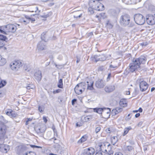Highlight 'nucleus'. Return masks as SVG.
Instances as JSON below:
<instances>
[{"label":"nucleus","mask_w":155,"mask_h":155,"mask_svg":"<svg viewBox=\"0 0 155 155\" xmlns=\"http://www.w3.org/2000/svg\"><path fill=\"white\" fill-rule=\"evenodd\" d=\"M119 22L123 26H127L129 28H132L135 25L134 23L130 21V16L127 14H125L120 17Z\"/></svg>","instance_id":"f257e3e1"},{"label":"nucleus","mask_w":155,"mask_h":155,"mask_svg":"<svg viewBox=\"0 0 155 155\" xmlns=\"http://www.w3.org/2000/svg\"><path fill=\"white\" fill-rule=\"evenodd\" d=\"M0 32L4 34H6V31L9 32H15L17 29L16 26L14 25H6L0 26Z\"/></svg>","instance_id":"f03ea898"},{"label":"nucleus","mask_w":155,"mask_h":155,"mask_svg":"<svg viewBox=\"0 0 155 155\" xmlns=\"http://www.w3.org/2000/svg\"><path fill=\"white\" fill-rule=\"evenodd\" d=\"M94 1H90L89 5L90 6L92 7L94 9L98 11H102L104 10V5L100 2H97L94 3Z\"/></svg>","instance_id":"7ed1b4c3"},{"label":"nucleus","mask_w":155,"mask_h":155,"mask_svg":"<svg viewBox=\"0 0 155 155\" xmlns=\"http://www.w3.org/2000/svg\"><path fill=\"white\" fill-rule=\"evenodd\" d=\"M134 19L135 22L138 25H143L145 21L144 17L140 14L135 15L134 16Z\"/></svg>","instance_id":"20e7f679"},{"label":"nucleus","mask_w":155,"mask_h":155,"mask_svg":"<svg viewBox=\"0 0 155 155\" xmlns=\"http://www.w3.org/2000/svg\"><path fill=\"white\" fill-rule=\"evenodd\" d=\"M146 21L149 25L155 24V8L154 10L152 11V14L149 15L147 16Z\"/></svg>","instance_id":"39448f33"},{"label":"nucleus","mask_w":155,"mask_h":155,"mask_svg":"<svg viewBox=\"0 0 155 155\" xmlns=\"http://www.w3.org/2000/svg\"><path fill=\"white\" fill-rule=\"evenodd\" d=\"M129 71L131 72H133L138 70V69L140 68L138 63L135 62V60L134 59L132 62L130 64L129 66Z\"/></svg>","instance_id":"423d86ee"},{"label":"nucleus","mask_w":155,"mask_h":155,"mask_svg":"<svg viewBox=\"0 0 155 155\" xmlns=\"http://www.w3.org/2000/svg\"><path fill=\"white\" fill-rule=\"evenodd\" d=\"M21 66V63L18 61H14L12 62L10 64L11 68L14 71L18 70L20 67Z\"/></svg>","instance_id":"0eeeda50"},{"label":"nucleus","mask_w":155,"mask_h":155,"mask_svg":"<svg viewBox=\"0 0 155 155\" xmlns=\"http://www.w3.org/2000/svg\"><path fill=\"white\" fill-rule=\"evenodd\" d=\"M135 62L138 63L139 65L140 64H145L147 61V57L144 55H141L137 58H134Z\"/></svg>","instance_id":"6e6552de"},{"label":"nucleus","mask_w":155,"mask_h":155,"mask_svg":"<svg viewBox=\"0 0 155 155\" xmlns=\"http://www.w3.org/2000/svg\"><path fill=\"white\" fill-rule=\"evenodd\" d=\"M7 131V127L5 125H2L0 127V139H3Z\"/></svg>","instance_id":"1a4fd4ad"},{"label":"nucleus","mask_w":155,"mask_h":155,"mask_svg":"<svg viewBox=\"0 0 155 155\" xmlns=\"http://www.w3.org/2000/svg\"><path fill=\"white\" fill-rule=\"evenodd\" d=\"M26 149L27 148L25 146L21 145H19L16 147L17 153L19 155L22 154Z\"/></svg>","instance_id":"9d476101"},{"label":"nucleus","mask_w":155,"mask_h":155,"mask_svg":"<svg viewBox=\"0 0 155 155\" xmlns=\"http://www.w3.org/2000/svg\"><path fill=\"white\" fill-rule=\"evenodd\" d=\"M8 40V38L6 36L0 34V48L5 45Z\"/></svg>","instance_id":"9b49d317"},{"label":"nucleus","mask_w":155,"mask_h":155,"mask_svg":"<svg viewBox=\"0 0 155 155\" xmlns=\"http://www.w3.org/2000/svg\"><path fill=\"white\" fill-rule=\"evenodd\" d=\"M96 87L99 88H103L105 85V81L102 79H98L95 82Z\"/></svg>","instance_id":"f8f14e48"},{"label":"nucleus","mask_w":155,"mask_h":155,"mask_svg":"<svg viewBox=\"0 0 155 155\" xmlns=\"http://www.w3.org/2000/svg\"><path fill=\"white\" fill-rule=\"evenodd\" d=\"M140 88L141 91L143 92L147 90L148 87V84L147 82L144 81H141L139 82Z\"/></svg>","instance_id":"ddd939ff"},{"label":"nucleus","mask_w":155,"mask_h":155,"mask_svg":"<svg viewBox=\"0 0 155 155\" xmlns=\"http://www.w3.org/2000/svg\"><path fill=\"white\" fill-rule=\"evenodd\" d=\"M94 148L90 147L84 150L83 154L84 155H94Z\"/></svg>","instance_id":"4468645a"},{"label":"nucleus","mask_w":155,"mask_h":155,"mask_svg":"<svg viewBox=\"0 0 155 155\" xmlns=\"http://www.w3.org/2000/svg\"><path fill=\"white\" fill-rule=\"evenodd\" d=\"M94 58L95 59L96 62L99 61H103L107 58L106 57L104 54H102L99 55H95L94 56Z\"/></svg>","instance_id":"2eb2a0df"},{"label":"nucleus","mask_w":155,"mask_h":155,"mask_svg":"<svg viewBox=\"0 0 155 155\" xmlns=\"http://www.w3.org/2000/svg\"><path fill=\"white\" fill-rule=\"evenodd\" d=\"M34 78L38 82L40 81L42 78L41 72V71L38 70L35 73Z\"/></svg>","instance_id":"dca6fc26"},{"label":"nucleus","mask_w":155,"mask_h":155,"mask_svg":"<svg viewBox=\"0 0 155 155\" xmlns=\"http://www.w3.org/2000/svg\"><path fill=\"white\" fill-rule=\"evenodd\" d=\"M37 48L39 50H43L46 49L45 43L42 41H41L37 45Z\"/></svg>","instance_id":"f3484780"},{"label":"nucleus","mask_w":155,"mask_h":155,"mask_svg":"<svg viewBox=\"0 0 155 155\" xmlns=\"http://www.w3.org/2000/svg\"><path fill=\"white\" fill-rule=\"evenodd\" d=\"M46 129V127L43 125L41 127H35V130L38 134L43 133L45 132Z\"/></svg>","instance_id":"a211bd4d"},{"label":"nucleus","mask_w":155,"mask_h":155,"mask_svg":"<svg viewBox=\"0 0 155 155\" xmlns=\"http://www.w3.org/2000/svg\"><path fill=\"white\" fill-rule=\"evenodd\" d=\"M115 86L113 85H110L106 86L105 88V91L107 93H110L115 89Z\"/></svg>","instance_id":"6ab92c4d"},{"label":"nucleus","mask_w":155,"mask_h":155,"mask_svg":"<svg viewBox=\"0 0 155 155\" xmlns=\"http://www.w3.org/2000/svg\"><path fill=\"white\" fill-rule=\"evenodd\" d=\"M122 110L123 109L122 108L117 107L115 109H113L112 110L111 112V114L112 115L114 116L117 114L121 112Z\"/></svg>","instance_id":"aec40b11"},{"label":"nucleus","mask_w":155,"mask_h":155,"mask_svg":"<svg viewBox=\"0 0 155 155\" xmlns=\"http://www.w3.org/2000/svg\"><path fill=\"white\" fill-rule=\"evenodd\" d=\"M107 146L108 147L107 149L105 150V152L106 154V155H113L114 151L111 150V145L110 144H108Z\"/></svg>","instance_id":"412c9836"},{"label":"nucleus","mask_w":155,"mask_h":155,"mask_svg":"<svg viewBox=\"0 0 155 155\" xmlns=\"http://www.w3.org/2000/svg\"><path fill=\"white\" fill-rule=\"evenodd\" d=\"M87 89L92 90L94 89L93 87L94 82L91 80H89V81H87Z\"/></svg>","instance_id":"4be33fe9"},{"label":"nucleus","mask_w":155,"mask_h":155,"mask_svg":"<svg viewBox=\"0 0 155 155\" xmlns=\"http://www.w3.org/2000/svg\"><path fill=\"white\" fill-rule=\"evenodd\" d=\"M105 144L104 143L101 144V143H99L96 146L98 148V150L101 152H104L105 150L104 148L105 147Z\"/></svg>","instance_id":"5701e85b"},{"label":"nucleus","mask_w":155,"mask_h":155,"mask_svg":"<svg viewBox=\"0 0 155 155\" xmlns=\"http://www.w3.org/2000/svg\"><path fill=\"white\" fill-rule=\"evenodd\" d=\"M79 87H78L76 85L74 89L75 93L78 95L81 94L82 93L83 91V89Z\"/></svg>","instance_id":"b1692460"},{"label":"nucleus","mask_w":155,"mask_h":155,"mask_svg":"<svg viewBox=\"0 0 155 155\" xmlns=\"http://www.w3.org/2000/svg\"><path fill=\"white\" fill-rule=\"evenodd\" d=\"M105 108H95L94 109V111L99 114H101L103 112L105 111Z\"/></svg>","instance_id":"393cba45"},{"label":"nucleus","mask_w":155,"mask_h":155,"mask_svg":"<svg viewBox=\"0 0 155 155\" xmlns=\"http://www.w3.org/2000/svg\"><path fill=\"white\" fill-rule=\"evenodd\" d=\"M120 105L122 107H124L127 106V103L125 99H121L119 102Z\"/></svg>","instance_id":"a878e982"},{"label":"nucleus","mask_w":155,"mask_h":155,"mask_svg":"<svg viewBox=\"0 0 155 155\" xmlns=\"http://www.w3.org/2000/svg\"><path fill=\"white\" fill-rule=\"evenodd\" d=\"M96 17L98 19L99 21H100L101 19H104L106 18V16L104 13H101L99 14V15H96Z\"/></svg>","instance_id":"bb28decb"},{"label":"nucleus","mask_w":155,"mask_h":155,"mask_svg":"<svg viewBox=\"0 0 155 155\" xmlns=\"http://www.w3.org/2000/svg\"><path fill=\"white\" fill-rule=\"evenodd\" d=\"M118 141L117 137L116 136H113L111 138V143L114 145Z\"/></svg>","instance_id":"cd10ccee"},{"label":"nucleus","mask_w":155,"mask_h":155,"mask_svg":"<svg viewBox=\"0 0 155 155\" xmlns=\"http://www.w3.org/2000/svg\"><path fill=\"white\" fill-rule=\"evenodd\" d=\"M78 87H81V88H82V89H83V91H84L85 89V88L86 87V84L85 82H81L77 85Z\"/></svg>","instance_id":"c85d7f7f"},{"label":"nucleus","mask_w":155,"mask_h":155,"mask_svg":"<svg viewBox=\"0 0 155 155\" xmlns=\"http://www.w3.org/2000/svg\"><path fill=\"white\" fill-rule=\"evenodd\" d=\"M75 15H74V17L75 18H80L82 16V13H80V11H77L75 13Z\"/></svg>","instance_id":"c756f323"},{"label":"nucleus","mask_w":155,"mask_h":155,"mask_svg":"<svg viewBox=\"0 0 155 155\" xmlns=\"http://www.w3.org/2000/svg\"><path fill=\"white\" fill-rule=\"evenodd\" d=\"M6 63V60L0 55V66L4 65Z\"/></svg>","instance_id":"7c9ffc66"},{"label":"nucleus","mask_w":155,"mask_h":155,"mask_svg":"<svg viewBox=\"0 0 155 155\" xmlns=\"http://www.w3.org/2000/svg\"><path fill=\"white\" fill-rule=\"evenodd\" d=\"M87 140L86 136L85 135L83 136L78 141V143H81L84 142Z\"/></svg>","instance_id":"2f4dec72"},{"label":"nucleus","mask_w":155,"mask_h":155,"mask_svg":"<svg viewBox=\"0 0 155 155\" xmlns=\"http://www.w3.org/2000/svg\"><path fill=\"white\" fill-rule=\"evenodd\" d=\"M45 35L46 33L44 32L41 34V39L42 40V41H44V42L45 43L47 41L46 39L45 38Z\"/></svg>","instance_id":"473e14b6"},{"label":"nucleus","mask_w":155,"mask_h":155,"mask_svg":"<svg viewBox=\"0 0 155 155\" xmlns=\"http://www.w3.org/2000/svg\"><path fill=\"white\" fill-rule=\"evenodd\" d=\"M63 80L62 79H60L59 80L58 83V87L59 88H63Z\"/></svg>","instance_id":"72a5a7b5"},{"label":"nucleus","mask_w":155,"mask_h":155,"mask_svg":"<svg viewBox=\"0 0 155 155\" xmlns=\"http://www.w3.org/2000/svg\"><path fill=\"white\" fill-rule=\"evenodd\" d=\"M131 127H129L127 128H125L124 130V132L123 134V136H124L126 134H127L128 133L129 130H131Z\"/></svg>","instance_id":"f704fd0d"},{"label":"nucleus","mask_w":155,"mask_h":155,"mask_svg":"<svg viewBox=\"0 0 155 155\" xmlns=\"http://www.w3.org/2000/svg\"><path fill=\"white\" fill-rule=\"evenodd\" d=\"M6 83L5 81H1L0 79V88L5 85Z\"/></svg>","instance_id":"c9c22d12"},{"label":"nucleus","mask_w":155,"mask_h":155,"mask_svg":"<svg viewBox=\"0 0 155 155\" xmlns=\"http://www.w3.org/2000/svg\"><path fill=\"white\" fill-rule=\"evenodd\" d=\"M126 149L129 151H131L134 150V148L132 146H128L127 147Z\"/></svg>","instance_id":"e433bc0d"},{"label":"nucleus","mask_w":155,"mask_h":155,"mask_svg":"<svg viewBox=\"0 0 155 155\" xmlns=\"http://www.w3.org/2000/svg\"><path fill=\"white\" fill-rule=\"evenodd\" d=\"M122 2L126 4H132L131 0H122Z\"/></svg>","instance_id":"4c0bfd02"},{"label":"nucleus","mask_w":155,"mask_h":155,"mask_svg":"<svg viewBox=\"0 0 155 155\" xmlns=\"http://www.w3.org/2000/svg\"><path fill=\"white\" fill-rule=\"evenodd\" d=\"M91 7L88 8V12H89L91 14H92L94 13L93 9H94V8L92 7Z\"/></svg>","instance_id":"58836bf2"},{"label":"nucleus","mask_w":155,"mask_h":155,"mask_svg":"<svg viewBox=\"0 0 155 155\" xmlns=\"http://www.w3.org/2000/svg\"><path fill=\"white\" fill-rule=\"evenodd\" d=\"M12 111L11 115L10 116L12 117H17V114L15 113L14 111H13L12 110Z\"/></svg>","instance_id":"ea45409f"},{"label":"nucleus","mask_w":155,"mask_h":155,"mask_svg":"<svg viewBox=\"0 0 155 155\" xmlns=\"http://www.w3.org/2000/svg\"><path fill=\"white\" fill-rule=\"evenodd\" d=\"M105 110H105V112H103V113H107V114H109V115H110V108H106V109H105Z\"/></svg>","instance_id":"a19ab883"},{"label":"nucleus","mask_w":155,"mask_h":155,"mask_svg":"<svg viewBox=\"0 0 155 155\" xmlns=\"http://www.w3.org/2000/svg\"><path fill=\"white\" fill-rule=\"evenodd\" d=\"M107 26L108 28L111 29L112 28L113 26L111 23H109V22L108 21L107 23Z\"/></svg>","instance_id":"79ce46f5"},{"label":"nucleus","mask_w":155,"mask_h":155,"mask_svg":"<svg viewBox=\"0 0 155 155\" xmlns=\"http://www.w3.org/2000/svg\"><path fill=\"white\" fill-rule=\"evenodd\" d=\"M38 110L41 113L44 111V108L43 106H39L38 107Z\"/></svg>","instance_id":"37998d69"},{"label":"nucleus","mask_w":155,"mask_h":155,"mask_svg":"<svg viewBox=\"0 0 155 155\" xmlns=\"http://www.w3.org/2000/svg\"><path fill=\"white\" fill-rule=\"evenodd\" d=\"M140 44L142 47L148 45V43L146 41H144L140 43Z\"/></svg>","instance_id":"c03bdc74"},{"label":"nucleus","mask_w":155,"mask_h":155,"mask_svg":"<svg viewBox=\"0 0 155 155\" xmlns=\"http://www.w3.org/2000/svg\"><path fill=\"white\" fill-rule=\"evenodd\" d=\"M101 129V127L99 126L97 127L95 129V132L96 133H98L99 132Z\"/></svg>","instance_id":"a18cd8bd"},{"label":"nucleus","mask_w":155,"mask_h":155,"mask_svg":"<svg viewBox=\"0 0 155 155\" xmlns=\"http://www.w3.org/2000/svg\"><path fill=\"white\" fill-rule=\"evenodd\" d=\"M31 147L33 148H42V147L40 146H39L36 145H30Z\"/></svg>","instance_id":"49530a36"},{"label":"nucleus","mask_w":155,"mask_h":155,"mask_svg":"<svg viewBox=\"0 0 155 155\" xmlns=\"http://www.w3.org/2000/svg\"><path fill=\"white\" fill-rule=\"evenodd\" d=\"M12 111V110H9L8 111L6 112V114L10 116Z\"/></svg>","instance_id":"de8ad7c7"},{"label":"nucleus","mask_w":155,"mask_h":155,"mask_svg":"<svg viewBox=\"0 0 155 155\" xmlns=\"http://www.w3.org/2000/svg\"><path fill=\"white\" fill-rule=\"evenodd\" d=\"M61 91V90L60 89H58L55 91H54L53 92V93L54 94H55L56 93H58L60 92Z\"/></svg>","instance_id":"09e8293b"},{"label":"nucleus","mask_w":155,"mask_h":155,"mask_svg":"<svg viewBox=\"0 0 155 155\" xmlns=\"http://www.w3.org/2000/svg\"><path fill=\"white\" fill-rule=\"evenodd\" d=\"M104 70V68L103 66H101L98 68L99 71H103Z\"/></svg>","instance_id":"8fccbe9b"},{"label":"nucleus","mask_w":155,"mask_h":155,"mask_svg":"<svg viewBox=\"0 0 155 155\" xmlns=\"http://www.w3.org/2000/svg\"><path fill=\"white\" fill-rule=\"evenodd\" d=\"M77 100L76 99H74L72 100L71 103L72 105H74V104L76 102Z\"/></svg>","instance_id":"3c124183"},{"label":"nucleus","mask_w":155,"mask_h":155,"mask_svg":"<svg viewBox=\"0 0 155 155\" xmlns=\"http://www.w3.org/2000/svg\"><path fill=\"white\" fill-rule=\"evenodd\" d=\"M82 126V124L80 122H77L76 124V126L77 127H79Z\"/></svg>","instance_id":"603ef678"},{"label":"nucleus","mask_w":155,"mask_h":155,"mask_svg":"<svg viewBox=\"0 0 155 155\" xmlns=\"http://www.w3.org/2000/svg\"><path fill=\"white\" fill-rule=\"evenodd\" d=\"M138 93L137 92V90L136 89H135L134 92H133V95L134 96L137 95Z\"/></svg>","instance_id":"864d4df0"},{"label":"nucleus","mask_w":155,"mask_h":155,"mask_svg":"<svg viewBox=\"0 0 155 155\" xmlns=\"http://www.w3.org/2000/svg\"><path fill=\"white\" fill-rule=\"evenodd\" d=\"M111 76V74L110 73L108 74L107 77V81H108L110 79V77Z\"/></svg>","instance_id":"5fc2aeb1"},{"label":"nucleus","mask_w":155,"mask_h":155,"mask_svg":"<svg viewBox=\"0 0 155 155\" xmlns=\"http://www.w3.org/2000/svg\"><path fill=\"white\" fill-rule=\"evenodd\" d=\"M43 120H44V122L45 123H46L48 121L47 117L45 116L43 117Z\"/></svg>","instance_id":"6e6d98bb"},{"label":"nucleus","mask_w":155,"mask_h":155,"mask_svg":"<svg viewBox=\"0 0 155 155\" xmlns=\"http://www.w3.org/2000/svg\"><path fill=\"white\" fill-rule=\"evenodd\" d=\"M32 120V119H31L30 118H28L25 124L26 125H28V122L31 121Z\"/></svg>","instance_id":"4d7b16f0"},{"label":"nucleus","mask_w":155,"mask_h":155,"mask_svg":"<svg viewBox=\"0 0 155 155\" xmlns=\"http://www.w3.org/2000/svg\"><path fill=\"white\" fill-rule=\"evenodd\" d=\"M23 22L25 24H27L29 22V20H23Z\"/></svg>","instance_id":"13d9d810"},{"label":"nucleus","mask_w":155,"mask_h":155,"mask_svg":"<svg viewBox=\"0 0 155 155\" xmlns=\"http://www.w3.org/2000/svg\"><path fill=\"white\" fill-rule=\"evenodd\" d=\"M49 16V15L48 14H47L45 15H44L41 16L42 18H47Z\"/></svg>","instance_id":"bf43d9fd"},{"label":"nucleus","mask_w":155,"mask_h":155,"mask_svg":"<svg viewBox=\"0 0 155 155\" xmlns=\"http://www.w3.org/2000/svg\"><path fill=\"white\" fill-rule=\"evenodd\" d=\"M143 122L140 121L137 124V126L138 127H140L142 125Z\"/></svg>","instance_id":"052dcab7"},{"label":"nucleus","mask_w":155,"mask_h":155,"mask_svg":"<svg viewBox=\"0 0 155 155\" xmlns=\"http://www.w3.org/2000/svg\"><path fill=\"white\" fill-rule=\"evenodd\" d=\"M106 131L108 133H110L111 132L110 128H108L106 130Z\"/></svg>","instance_id":"680f3d73"},{"label":"nucleus","mask_w":155,"mask_h":155,"mask_svg":"<svg viewBox=\"0 0 155 155\" xmlns=\"http://www.w3.org/2000/svg\"><path fill=\"white\" fill-rule=\"evenodd\" d=\"M58 99L59 100L58 101L60 103L61 102L63 101V98L61 97H58Z\"/></svg>","instance_id":"e2e57ef3"},{"label":"nucleus","mask_w":155,"mask_h":155,"mask_svg":"<svg viewBox=\"0 0 155 155\" xmlns=\"http://www.w3.org/2000/svg\"><path fill=\"white\" fill-rule=\"evenodd\" d=\"M80 58L79 57L77 56V61H76V62L77 63H78L79 62V61H80Z\"/></svg>","instance_id":"0e129e2a"},{"label":"nucleus","mask_w":155,"mask_h":155,"mask_svg":"<svg viewBox=\"0 0 155 155\" xmlns=\"http://www.w3.org/2000/svg\"><path fill=\"white\" fill-rule=\"evenodd\" d=\"M35 18H30V19H29V21H31V22H32L34 21H35Z\"/></svg>","instance_id":"69168bd1"},{"label":"nucleus","mask_w":155,"mask_h":155,"mask_svg":"<svg viewBox=\"0 0 155 155\" xmlns=\"http://www.w3.org/2000/svg\"><path fill=\"white\" fill-rule=\"evenodd\" d=\"M56 39V37L55 36H53L51 38V40H54Z\"/></svg>","instance_id":"338daca9"},{"label":"nucleus","mask_w":155,"mask_h":155,"mask_svg":"<svg viewBox=\"0 0 155 155\" xmlns=\"http://www.w3.org/2000/svg\"><path fill=\"white\" fill-rule=\"evenodd\" d=\"M114 155H123L120 152H117Z\"/></svg>","instance_id":"774afa93"}]
</instances>
